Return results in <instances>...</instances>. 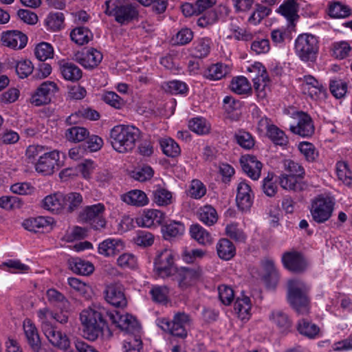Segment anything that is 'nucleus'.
I'll list each match as a JSON object with an SVG mask.
<instances>
[{
    "mask_svg": "<svg viewBox=\"0 0 352 352\" xmlns=\"http://www.w3.org/2000/svg\"><path fill=\"white\" fill-rule=\"evenodd\" d=\"M64 195L60 192L46 196L42 201L43 208L54 213H60L64 209Z\"/></svg>",
    "mask_w": 352,
    "mask_h": 352,
    "instance_id": "c85d7f7f",
    "label": "nucleus"
},
{
    "mask_svg": "<svg viewBox=\"0 0 352 352\" xmlns=\"http://www.w3.org/2000/svg\"><path fill=\"white\" fill-rule=\"evenodd\" d=\"M294 50L302 61L314 63L319 51L318 39L311 34H301L295 40Z\"/></svg>",
    "mask_w": 352,
    "mask_h": 352,
    "instance_id": "39448f33",
    "label": "nucleus"
},
{
    "mask_svg": "<svg viewBox=\"0 0 352 352\" xmlns=\"http://www.w3.org/2000/svg\"><path fill=\"white\" fill-rule=\"evenodd\" d=\"M280 186L288 190L297 191L301 189V185L298 181V177L283 174L279 178Z\"/></svg>",
    "mask_w": 352,
    "mask_h": 352,
    "instance_id": "680f3d73",
    "label": "nucleus"
},
{
    "mask_svg": "<svg viewBox=\"0 0 352 352\" xmlns=\"http://www.w3.org/2000/svg\"><path fill=\"white\" fill-rule=\"evenodd\" d=\"M189 232L190 236L200 245H208L212 243L210 233L199 224L192 225Z\"/></svg>",
    "mask_w": 352,
    "mask_h": 352,
    "instance_id": "e433bc0d",
    "label": "nucleus"
},
{
    "mask_svg": "<svg viewBox=\"0 0 352 352\" xmlns=\"http://www.w3.org/2000/svg\"><path fill=\"white\" fill-rule=\"evenodd\" d=\"M153 201L160 206H168L171 203L172 194L165 188L157 187L152 191Z\"/></svg>",
    "mask_w": 352,
    "mask_h": 352,
    "instance_id": "5fc2aeb1",
    "label": "nucleus"
},
{
    "mask_svg": "<svg viewBox=\"0 0 352 352\" xmlns=\"http://www.w3.org/2000/svg\"><path fill=\"white\" fill-rule=\"evenodd\" d=\"M23 330L28 344L34 352H39L41 346V342L38 330L32 321L28 318L23 322Z\"/></svg>",
    "mask_w": 352,
    "mask_h": 352,
    "instance_id": "a878e982",
    "label": "nucleus"
},
{
    "mask_svg": "<svg viewBox=\"0 0 352 352\" xmlns=\"http://www.w3.org/2000/svg\"><path fill=\"white\" fill-rule=\"evenodd\" d=\"M82 201V197L78 192H69L64 195V209L67 212L72 213L80 207Z\"/></svg>",
    "mask_w": 352,
    "mask_h": 352,
    "instance_id": "a18cd8bd",
    "label": "nucleus"
},
{
    "mask_svg": "<svg viewBox=\"0 0 352 352\" xmlns=\"http://www.w3.org/2000/svg\"><path fill=\"white\" fill-rule=\"evenodd\" d=\"M206 254V252L201 249H190L184 248L181 253L183 261L186 263H192L198 259L202 258Z\"/></svg>",
    "mask_w": 352,
    "mask_h": 352,
    "instance_id": "0e129e2a",
    "label": "nucleus"
},
{
    "mask_svg": "<svg viewBox=\"0 0 352 352\" xmlns=\"http://www.w3.org/2000/svg\"><path fill=\"white\" fill-rule=\"evenodd\" d=\"M231 68L226 64L217 63L210 65L204 72V76L211 80H218L228 75Z\"/></svg>",
    "mask_w": 352,
    "mask_h": 352,
    "instance_id": "f704fd0d",
    "label": "nucleus"
},
{
    "mask_svg": "<svg viewBox=\"0 0 352 352\" xmlns=\"http://www.w3.org/2000/svg\"><path fill=\"white\" fill-rule=\"evenodd\" d=\"M47 149V147L38 144L29 146L25 152L28 162L35 164Z\"/></svg>",
    "mask_w": 352,
    "mask_h": 352,
    "instance_id": "69168bd1",
    "label": "nucleus"
},
{
    "mask_svg": "<svg viewBox=\"0 0 352 352\" xmlns=\"http://www.w3.org/2000/svg\"><path fill=\"white\" fill-rule=\"evenodd\" d=\"M289 130L293 133L302 138H309L314 133L315 128L311 116L305 112L300 111L298 113L297 124H291Z\"/></svg>",
    "mask_w": 352,
    "mask_h": 352,
    "instance_id": "dca6fc26",
    "label": "nucleus"
},
{
    "mask_svg": "<svg viewBox=\"0 0 352 352\" xmlns=\"http://www.w3.org/2000/svg\"><path fill=\"white\" fill-rule=\"evenodd\" d=\"M117 264L122 269L135 270L138 267V258L133 254L124 253L117 258Z\"/></svg>",
    "mask_w": 352,
    "mask_h": 352,
    "instance_id": "774afa93",
    "label": "nucleus"
},
{
    "mask_svg": "<svg viewBox=\"0 0 352 352\" xmlns=\"http://www.w3.org/2000/svg\"><path fill=\"white\" fill-rule=\"evenodd\" d=\"M59 152L57 150L45 151L41 159L35 164V169L38 173L51 175L54 173L56 166H58Z\"/></svg>",
    "mask_w": 352,
    "mask_h": 352,
    "instance_id": "4468645a",
    "label": "nucleus"
},
{
    "mask_svg": "<svg viewBox=\"0 0 352 352\" xmlns=\"http://www.w3.org/2000/svg\"><path fill=\"white\" fill-rule=\"evenodd\" d=\"M298 331L309 338H315L320 332V328L307 319L300 320L297 324Z\"/></svg>",
    "mask_w": 352,
    "mask_h": 352,
    "instance_id": "a19ab883",
    "label": "nucleus"
},
{
    "mask_svg": "<svg viewBox=\"0 0 352 352\" xmlns=\"http://www.w3.org/2000/svg\"><path fill=\"white\" fill-rule=\"evenodd\" d=\"M53 223V219L50 217L39 216L36 218H30L23 221V228L30 232H38L40 229L46 228Z\"/></svg>",
    "mask_w": 352,
    "mask_h": 352,
    "instance_id": "473e14b6",
    "label": "nucleus"
},
{
    "mask_svg": "<svg viewBox=\"0 0 352 352\" xmlns=\"http://www.w3.org/2000/svg\"><path fill=\"white\" fill-rule=\"evenodd\" d=\"M107 318H109V311L104 307L82 310L80 320L83 337L90 341L102 338L104 331L109 330Z\"/></svg>",
    "mask_w": 352,
    "mask_h": 352,
    "instance_id": "f257e3e1",
    "label": "nucleus"
},
{
    "mask_svg": "<svg viewBox=\"0 0 352 352\" xmlns=\"http://www.w3.org/2000/svg\"><path fill=\"white\" fill-rule=\"evenodd\" d=\"M269 319L280 333H287L292 328V319L286 312L282 310H272L269 315Z\"/></svg>",
    "mask_w": 352,
    "mask_h": 352,
    "instance_id": "393cba45",
    "label": "nucleus"
},
{
    "mask_svg": "<svg viewBox=\"0 0 352 352\" xmlns=\"http://www.w3.org/2000/svg\"><path fill=\"white\" fill-rule=\"evenodd\" d=\"M34 54L37 59L44 62L53 57L54 49L50 43L42 42L36 46Z\"/></svg>",
    "mask_w": 352,
    "mask_h": 352,
    "instance_id": "052dcab7",
    "label": "nucleus"
},
{
    "mask_svg": "<svg viewBox=\"0 0 352 352\" xmlns=\"http://www.w3.org/2000/svg\"><path fill=\"white\" fill-rule=\"evenodd\" d=\"M105 206L103 204L98 203L86 206L81 212V217L89 223L95 230H100L105 228L107 221L104 217Z\"/></svg>",
    "mask_w": 352,
    "mask_h": 352,
    "instance_id": "1a4fd4ad",
    "label": "nucleus"
},
{
    "mask_svg": "<svg viewBox=\"0 0 352 352\" xmlns=\"http://www.w3.org/2000/svg\"><path fill=\"white\" fill-rule=\"evenodd\" d=\"M230 89L237 94H247L251 91V86L245 77L237 76L232 80Z\"/></svg>",
    "mask_w": 352,
    "mask_h": 352,
    "instance_id": "603ef678",
    "label": "nucleus"
},
{
    "mask_svg": "<svg viewBox=\"0 0 352 352\" xmlns=\"http://www.w3.org/2000/svg\"><path fill=\"white\" fill-rule=\"evenodd\" d=\"M234 138L237 144L245 149L252 148L255 144L253 136L247 131L239 130L234 135Z\"/></svg>",
    "mask_w": 352,
    "mask_h": 352,
    "instance_id": "e2e57ef3",
    "label": "nucleus"
},
{
    "mask_svg": "<svg viewBox=\"0 0 352 352\" xmlns=\"http://www.w3.org/2000/svg\"><path fill=\"white\" fill-rule=\"evenodd\" d=\"M109 318L121 330L129 335L140 333L141 327L138 321L133 316L126 314H120L119 311H109Z\"/></svg>",
    "mask_w": 352,
    "mask_h": 352,
    "instance_id": "9d476101",
    "label": "nucleus"
},
{
    "mask_svg": "<svg viewBox=\"0 0 352 352\" xmlns=\"http://www.w3.org/2000/svg\"><path fill=\"white\" fill-rule=\"evenodd\" d=\"M199 219L206 226H212L218 219L216 210L211 206L201 207L198 213Z\"/></svg>",
    "mask_w": 352,
    "mask_h": 352,
    "instance_id": "c03bdc74",
    "label": "nucleus"
},
{
    "mask_svg": "<svg viewBox=\"0 0 352 352\" xmlns=\"http://www.w3.org/2000/svg\"><path fill=\"white\" fill-rule=\"evenodd\" d=\"M309 287L300 280H289L288 281V302L298 314L304 315L309 312Z\"/></svg>",
    "mask_w": 352,
    "mask_h": 352,
    "instance_id": "7ed1b4c3",
    "label": "nucleus"
},
{
    "mask_svg": "<svg viewBox=\"0 0 352 352\" xmlns=\"http://www.w3.org/2000/svg\"><path fill=\"white\" fill-rule=\"evenodd\" d=\"M121 199L129 205L137 207L144 206L148 203V198L146 193L140 190H131L122 195Z\"/></svg>",
    "mask_w": 352,
    "mask_h": 352,
    "instance_id": "7c9ffc66",
    "label": "nucleus"
},
{
    "mask_svg": "<svg viewBox=\"0 0 352 352\" xmlns=\"http://www.w3.org/2000/svg\"><path fill=\"white\" fill-rule=\"evenodd\" d=\"M190 322V316L184 312L175 314L171 320L166 318L157 320V326L164 331L180 338H186L188 334L186 328Z\"/></svg>",
    "mask_w": 352,
    "mask_h": 352,
    "instance_id": "423d86ee",
    "label": "nucleus"
},
{
    "mask_svg": "<svg viewBox=\"0 0 352 352\" xmlns=\"http://www.w3.org/2000/svg\"><path fill=\"white\" fill-rule=\"evenodd\" d=\"M60 309L59 312H54L47 307H44L37 311V316L38 320L50 321V319H54L60 324H65L69 320V314L66 310H63L64 309Z\"/></svg>",
    "mask_w": 352,
    "mask_h": 352,
    "instance_id": "c756f323",
    "label": "nucleus"
},
{
    "mask_svg": "<svg viewBox=\"0 0 352 352\" xmlns=\"http://www.w3.org/2000/svg\"><path fill=\"white\" fill-rule=\"evenodd\" d=\"M75 117L96 121L100 119V116L98 111L89 107H81L67 118V121L70 123L75 122V120H72Z\"/></svg>",
    "mask_w": 352,
    "mask_h": 352,
    "instance_id": "37998d69",
    "label": "nucleus"
},
{
    "mask_svg": "<svg viewBox=\"0 0 352 352\" xmlns=\"http://www.w3.org/2000/svg\"><path fill=\"white\" fill-rule=\"evenodd\" d=\"M191 55L195 58H202L207 56L210 52V42L207 38H200L194 42L191 48Z\"/></svg>",
    "mask_w": 352,
    "mask_h": 352,
    "instance_id": "79ce46f5",
    "label": "nucleus"
},
{
    "mask_svg": "<svg viewBox=\"0 0 352 352\" xmlns=\"http://www.w3.org/2000/svg\"><path fill=\"white\" fill-rule=\"evenodd\" d=\"M258 69V75L253 78L254 89L259 98H265L270 90V79L265 67L261 63H256L254 65Z\"/></svg>",
    "mask_w": 352,
    "mask_h": 352,
    "instance_id": "6ab92c4d",
    "label": "nucleus"
},
{
    "mask_svg": "<svg viewBox=\"0 0 352 352\" xmlns=\"http://www.w3.org/2000/svg\"><path fill=\"white\" fill-rule=\"evenodd\" d=\"M161 148L166 156L175 157L181 153L179 144L172 138H164L160 141Z\"/></svg>",
    "mask_w": 352,
    "mask_h": 352,
    "instance_id": "09e8293b",
    "label": "nucleus"
},
{
    "mask_svg": "<svg viewBox=\"0 0 352 352\" xmlns=\"http://www.w3.org/2000/svg\"><path fill=\"white\" fill-rule=\"evenodd\" d=\"M254 195L250 186L245 181L241 182L237 186L236 201L241 211L248 210L252 205Z\"/></svg>",
    "mask_w": 352,
    "mask_h": 352,
    "instance_id": "aec40b11",
    "label": "nucleus"
},
{
    "mask_svg": "<svg viewBox=\"0 0 352 352\" xmlns=\"http://www.w3.org/2000/svg\"><path fill=\"white\" fill-rule=\"evenodd\" d=\"M89 131L85 127L72 126L68 129L65 133L67 140L73 142H79L89 137Z\"/></svg>",
    "mask_w": 352,
    "mask_h": 352,
    "instance_id": "864d4df0",
    "label": "nucleus"
},
{
    "mask_svg": "<svg viewBox=\"0 0 352 352\" xmlns=\"http://www.w3.org/2000/svg\"><path fill=\"white\" fill-rule=\"evenodd\" d=\"M104 13L113 16L115 21L121 25H127L138 19L139 12L132 3H124L120 0H107L102 6Z\"/></svg>",
    "mask_w": 352,
    "mask_h": 352,
    "instance_id": "20e7f679",
    "label": "nucleus"
},
{
    "mask_svg": "<svg viewBox=\"0 0 352 352\" xmlns=\"http://www.w3.org/2000/svg\"><path fill=\"white\" fill-rule=\"evenodd\" d=\"M241 166L244 173L253 180H257L261 176L262 164L254 155H247L240 159Z\"/></svg>",
    "mask_w": 352,
    "mask_h": 352,
    "instance_id": "4be33fe9",
    "label": "nucleus"
},
{
    "mask_svg": "<svg viewBox=\"0 0 352 352\" xmlns=\"http://www.w3.org/2000/svg\"><path fill=\"white\" fill-rule=\"evenodd\" d=\"M283 266L288 270L300 273L306 269V261L302 254L297 251L286 252L282 256Z\"/></svg>",
    "mask_w": 352,
    "mask_h": 352,
    "instance_id": "a211bd4d",
    "label": "nucleus"
},
{
    "mask_svg": "<svg viewBox=\"0 0 352 352\" xmlns=\"http://www.w3.org/2000/svg\"><path fill=\"white\" fill-rule=\"evenodd\" d=\"M122 243L120 240L107 239L100 243L98 252L100 254L106 257L114 256L119 252V248H122Z\"/></svg>",
    "mask_w": 352,
    "mask_h": 352,
    "instance_id": "c9c22d12",
    "label": "nucleus"
},
{
    "mask_svg": "<svg viewBox=\"0 0 352 352\" xmlns=\"http://www.w3.org/2000/svg\"><path fill=\"white\" fill-rule=\"evenodd\" d=\"M164 219V213L162 212L150 209L143 212V213L137 218L136 222L140 227L151 228L156 225L162 224Z\"/></svg>",
    "mask_w": 352,
    "mask_h": 352,
    "instance_id": "b1692460",
    "label": "nucleus"
},
{
    "mask_svg": "<svg viewBox=\"0 0 352 352\" xmlns=\"http://www.w3.org/2000/svg\"><path fill=\"white\" fill-rule=\"evenodd\" d=\"M218 256L224 261H229L236 254L234 245L228 239H221L216 245Z\"/></svg>",
    "mask_w": 352,
    "mask_h": 352,
    "instance_id": "72a5a7b5",
    "label": "nucleus"
},
{
    "mask_svg": "<svg viewBox=\"0 0 352 352\" xmlns=\"http://www.w3.org/2000/svg\"><path fill=\"white\" fill-rule=\"evenodd\" d=\"M0 269L10 273H25L28 272L30 267L19 260L9 259L0 264Z\"/></svg>",
    "mask_w": 352,
    "mask_h": 352,
    "instance_id": "4d7b16f0",
    "label": "nucleus"
},
{
    "mask_svg": "<svg viewBox=\"0 0 352 352\" xmlns=\"http://www.w3.org/2000/svg\"><path fill=\"white\" fill-rule=\"evenodd\" d=\"M297 11V4L294 0H288L284 2L278 9V12L292 24L298 18Z\"/></svg>",
    "mask_w": 352,
    "mask_h": 352,
    "instance_id": "58836bf2",
    "label": "nucleus"
},
{
    "mask_svg": "<svg viewBox=\"0 0 352 352\" xmlns=\"http://www.w3.org/2000/svg\"><path fill=\"white\" fill-rule=\"evenodd\" d=\"M202 270L199 267H182L176 271V280L182 289L195 285L200 279Z\"/></svg>",
    "mask_w": 352,
    "mask_h": 352,
    "instance_id": "f8f14e48",
    "label": "nucleus"
},
{
    "mask_svg": "<svg viewBox=\"0 0 352 352\" xmlns=\"http://www.w3.org/2000/svg\"><path fill=\"white\" fill-rule=\"evenodd\" d=\"M74 60L85 69H94L102 60V54L96 49L91 48L86 53L78 52L74 55Z\"/></svg>",
    "mask_w": 352,
    "mask_h": 352,
    "instance_id": "412c9836",
    "label": "nucleus"
},
{
    "mask_svg": "<svg viewBox=\"0 0 352 352\" xmlns=\"http://www.w3.org/2000/svg\"><path fill=\"white\" fill-rule=\"evenodd\" d=\"M1 41L7 47L21 50L27 45L28 36L19 30H6L2 32Z\"/></svg>",
    "mask_w": 352,
    "mask_h": 352,
    "instance_id": "2eb2a0df",
    "label": "nucleus"
},
{
    "mask_svg": "<svg viewBox=\"0 0 352 352\" xmlns=\"http://www.w3.org/2000/svg\"><path fill=\"white\" fill-rule=\"evenodd\" d=\"M170 290L166 285H152L149 294L153 302L157 303H166L168 300Z\"/></svg>",
    "mask_w": 352,
    "mask_h": 352,
    "instance_id": "de8ad7c7",
    "label": "nucleus"
},
{
    "mask_svg": "<svg viewBox=\"0 0 352 352\" xmlns=\"http://www.w3.org/2000/svg\"><path fill=\"white\" fill-rule=\"evenodd\" d=\"M352 48L346 41L336 42L333 44V56L338 59H344L349 55Z\"/></svg>",
    "mask_w": 352,
    "mask_h": 352,
    "instance_id": "338daca9",
    "label": "nucleus"
},
{
    "mask_svg": "<svg viewBox=\"0 0 352 352\" xmlns=\"http://www.w3.org/2000/svg\"><path fill=\"white\" fill-rule=\"evenodd\" d=\"M107 302L116 307L123 308L126 306L127 301L124 293V287L120 283L107 285L104 291Z\"/></svg>",
    "mask_w": 352,
    "mask_h": 352,
    "instance_id": "f3484780",
    "label": "nucleus"
},
{
    "mask_svg": "<svg viewBox=\"0 0 352 352\" xmlns=\"http://www.w3.org/2000/svg\"><path fill=\"white\" fill-rule=\"evenodd\" d=\"M71 39L78 45L87 44L93 38V34L87 28L78 27L70 33Z\"/></svg>",
    "mask_w": 352,
    "mask_h": 352,
    "instance_id": "4c0bfd02",
    "label": "nucleus"
},
{
    "mask_svg": "<svg viewBox=\"0 0 352 352\" xmlns=\"http://www.w3.org/2000/svg\"><path fill=\"white\" fill-rule=\"evenodd\" d=\"M188 128L192 131L199 135H204L209 133L210 126L206 119L201 117L193 118L188 122Z\"/></svg>",
    "mask_w": 352,
    "mask_h": 352,
    "instance_id": "6e6d98bb",
    "label": "nucleus"
},
{
    "mask_svg": "<svg viewBox=\"0 0 352 352\" xmlns=\"http://www.w3.org/2000/svg\"><path fill=\"white\" fill-rule=\"evenodd\" d=\"M47 300L60 309H67L69 307V302L65 296L55 289H49L46 293Z\"/></svg>",
    "mask_w": 352,
    "mask_h": 352,
    "instance_id": "49530a36",
    "label": "nucleus"
},
{
    "mask_svg": "<svg viewBox=\"0 0 352 352\" xmlns=\"http://www.w3.org/2000/svg\"><path fill=\"white\" fill-rule=\"evenodd\" d=\"M162 88L166 92L173 95L186 94L188 91V86L185 82L177 80L164 82L162 85Z\"/></svg>",
    "mask_w": 352,
    "mask_h": 352,
    "instance_id": "13d9d810",
    "label": "nucleus"
},
{
    "mask_svg": "<svg viewBox=\"0 0 352 352\" xmlns=\"http://www.w3.org/2000/svg\"><path fill=\"white\" fill-rule=\"evenodd\" d=\"M234 311L242 320L248 318L251 309V301L249 297L237 298L234 305Z\"/></svg>",
    "mask_w": 352,
    "mask_h": 352,
    "instance_id": "3c124183",
    "label": "nucleus"
},
{
    "mask_svg": "<svg viewBox=\"0 0 352 352\" xmlns=\"http://www.w3.org/2000/svg\"><path fill=\"white\" fill-rule=\"evenodd\" d=\"M65 16L63 12L50 13L45 19V24L48 30L57 32L64 27Z\"/></svg>",
    "mask_w": 352,
    "mask_h": 352,
    "instance_id": "ea45409f",
    "label": "nucleus"
},
{
    "mask_svg": "<svg viewBox=\"0 0 352 352\" xmlns=\"http://www.w3.org/2000/svg\"><path fill=\"white\" fill-rule=\"evenodd\" d=\"M39 322L43 333L54 346L65 351L70 348V340L66 334L58 330L50 321L39 320Z\"/></svg>",
    "mask_w": 352,
    "mask_h": 352,
    "instance_id": "6e6552de",
    "label": "nucleus"
},
{
    "mask_svg": "<svg viewBox=\"0 0 352 352\" xmlns=\"http://www.w3.org/2000/svg\"><path fill=\"white\" fill-rule=\"evenodd\" d=\"M261 266L265 272L263 280L267 287L270 289L275 288L279 280V274L275 267L274 260L265 258L261 261Z\"/></svg>",
    "mask_w": 352,
    "mask_h": 352,
    "instance_id": "5701e85b",
    "label": "nucleus"
},
{
    "mask_svg": "<svg viewBox=\"0 0 352 352\" xmlns=\"http://www.w3.org/2000/svg\"><path fill=\"white\" fill-rule=\"evenodd\" d=\"M59 70L63 78L71 82L79 80L82 76V70L72 62L61 60L59 63Z\"/></svg>",
    "mask_w": 352,
    "mask_h": 352,
    "instance_id": "cd10ccee",
    "label": "nucleus"
},
{
    "mask_svg": "<svg viewBox=\"0 0 352 352\" xmlns=\"http://www.w3.org/2000/svg\"><path fill=\"white\" fill-rule=\"evenodd\" d=\"M140 135V130L133 125L118 124L110 131V142L115 151L125 153L135 148Z\"/></svg>",
    "mask_w": 352,
    "mask_h": 352,
    "instance_id": "f03ea898",
    "label": "nucleus"
},
{
    "mask_svg": "<svg viewBox=\"0 0 352 352\" xmlns=\"http://www.w3.org/2000/svg\"><path fill=\"white\" fill-rule=\"evenodd\" d=\"M334 204L330 197L322 195L316 197L311 200L310 208L313 220L318 223L328 221L332 216Z\"/></svg>",
    "mask_w": 352,
    "mask_h": 352,
    "instance_id": "0eeeda50",
    "label": "nucleus"
},
{
    "mask_svg": "<svg viewBox=\"0 0 352 352\" xmlns=\"http://www.w3.org/2000/svg\"><path fill=\"white\" fill-rule=\"evenodd\" d=\"M69 265L74 273L82 276H88L94 271V266L91 262L78 257L70 258Z\"/></svg>",
    "mask_w": 352,
    "mask_h": 352,
    "instance_id": "2f4dec72",
    "label": "nucleus"
},
{
    "mask_svg": "<svg viewBox=\"0 0 352 352\" xmlns=\"http://www.w3.org/2000/svg\"><path fill=\"white\" fill-rule=\"evenodd\" d=\"M154 267L157 274L162 278L170 276L176 272L171 251L164 250L160 252L155 260Z\"/></svg>",
    "mask_w": 352,
    "mask_h": 352,
    "instance_id": "ddd939ff",
    "label": "nucleus"
},
{
    "mask_svg": "<svg viewBox=\"0 0 352 352\" xmlns=\"http://www.w3.org/2000/svg\"><path fill=\"white\" fill-rule=\"evenodd\" d=\"M142 348L140 333L129 335L123 342V352H140Z\"/></svg>",
    "mask_w": 352,
    "mask_h": 352,
    "instance_id": "8fccbe9b",
    "label": "nucleus"
},
{
    "mask_svg": "<svg viewBox=\"0 0 352 352\" xmlns=\"http://www.w3.org/2000/svg\"><path fill=\"white\" fill-rule=\"evenodd\" d=\"M58 91V87L54 82H43L32 96L31 103L36 107L49 104Z\"/></svg>",
    "mask_w": 352,
    "mask_h": 352,
    "instance_id": "9b49d317",
    "label": "nucleus"
},
{
    "mask_svg": "<svg viewBox=\"0 0 352 352\" xmlns=\"http://www.w3.org/2000/svg\"><path fill=\"white\" fill-rule=\"evenodd\" d=\"M351 9L340 2H334L329 5V14L332 18H345L351 14Z\"/></svg>",
    "mask_w": 352,
    "mask_h": 352,
    "instance_id": "bf43d9fd",
    "label": "nucleus"
},
{
    "mask_svg": "<svg viewBox=\"0 0 352 352\" xmlns=\"http://www.w3.org/2000/svg\"><path fill=\"white\" fill-rule=\"evenodd\" d=\"M185 232L184 224L178 221H169L162 226V233L165 240L170 241L179 237Z\"/></svg>",
    "mask_w": 352,
    "mask_h": 352,
    "instance_id": "bb28decb",
    "label": "nucleus"
}]
</instances>
